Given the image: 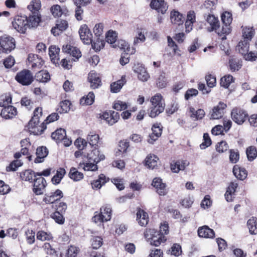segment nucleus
Segmentation results:
<instances>
[{
    "label": "nucleus",
    "instance_id": "1",
    "mask_svg": "<svg viewBox=\"0 0 257 257\" xmlns=\"http://www.w3.org/2000/svg\"><path fill=\"white\" fill-rule=\"evenodd\" d=\"M150 101L152 106L150 107L149 116L154 118L164 111L165 104L163 99L162 96L159 93H157L152 96Z\"/></svg>",
    "mask_w": 257,
    "mask_h": 257
},
{
    "label": "nucleus",
    "instance_id": "2",
    "mask_svg": "<svg viewBox=\"0 0 257 257\" xmlns=\"http://www.w3.org/2000/svg\"><path fill=\"white\" fill-rule=\"evenodd\" d=\"M25 177H36V176H48L50 175H53V177H63L66 174V171L64 168H60L57 170L53 169H47L42 172L35 173L32 170H26L23 173Z\"/></svg>",
    "mask_w": 257,
    "mask_h": 257
},
{
    "label": "nucleus",
    "instance_id": "3",
    "mask_svg": "<svg viewBox=\"0 0 257 257\" xmlns=\"http://www.w3.org/2000/svg\"><path fill=\"white\" fill-rule=\"evenodd\" d=\"M112 214L111 208L108 206H102L100 209V212H95L92 218V221L99 225H102L104 221L110 220Z\"/></svg>",
    "mask_w": 257,
    "mask_h": 257
},
{
    "label": "nucleus",
    "instance_id": "4",
    "mask_svg": "<svg viewBox=\"0 0 257 257\" xmlns=\"http://www.w3.org/2000/svg\"><path fill=\"white\" fill-rule=\"evenodd\" d=\"M221 18L223 23L222 28H220L218 26L216 30H214L215 32L220 36L223 35H228L230 33L231 28L230 25L232 21L231 14L227 12L223 13Z\"/></svg>",
    "mask_w": 257,
    "mask_h": 257
},
{
    "label": "nucleus",
    "instance_id": "5",
    "mask_svg": "<svg viewBox=\"0 0 257 257\" xmlns=\"http://www.w3.org/2000/svg\"><path fill=\"white\" fill-rule=\"evenodd\" d=\"M16 47L14 38L6 35L0 37V51L3 53H10Z\"/></svg>",
    "mask_w": 257,
    "mask_h": 257
},
{
    "label": "nucleus",
    "instance_id": "6",
    "mask_svg": "<svg viewBox=\"0 0 257 257\" xmlns=\"http://www.w3.org/2000/svg\"><path fill=\"white\" fill-rule=\"evenodd\" d=\"M146 238L150 239L151 244L156 246L160 245L161 243L166 240V237L161 234L154 229H150L145 233Z\"/></svg>",
    "mask_w": 257,
    "mask_h": 257
},
{
    "label": "nucleus",
    "instance_id": "7",
    "mask_svg": "<svg viewBox=\"0 0 257 257\" xmlns=\"http://www.w3.org/2000/svg\"><path fill=\"white\" fill-rule=\"evenodd\" d=\"M16 80L23 85H29L33 81L32 73L29 70L24 69L17 73Z\"/></svg>",
    "mask_w": 257,
    "mask_h": 257
},
{
    "label": "nucleus",
    "instance_id": "8",
    "mask_svg": "<svg viewBox=\"0 0 257 257\" xmlns=\"http://www.w3.org/2000/svg\"><path fill=\"white\" fill-rule=\"evenodd\" d=\"M27 17L25 16H16L12 22L15 29L21 33H25L28 28Z\"/></svg>",
    "mask_w": 257,
    "mask_h": 257
},
{
    "label": "nucleus",
    "instance_id": "9",
    "mask_svg": "<svg viewBox=\"0 0 257 257\" xmlns=\"http://www.w3.org/2000/svg\"><path fill=\"white\" fill-rule=\"evenodd\" d=\"M248 114L245 111L240 108H234L231 111L233 120L238 124H242L247 119Z\"/></svg>",
    "mask_w": 257,
    "mask_h": 257
},
{
    "label": "nucleus",
    "instance_id": "10",
    "mask_svg": "<svg viewBox=\"0 0 257 257\" xmlns=\"http://www.w3.org/2000/svg\"><path fill=\"white\" fill-rule=\"evenodd\" d=\"M79 34L81 40L84 44H90L92 42V34L86 24L81 26Z\"/></svg>",
    "mask_w": 257,
    "mask_h": 257
},
{
    "label": "nucleus",
    "instance_id": "11",
    "mask_svg": "<svg viewBox=\"0 0 257 257\" xmlns=\"http://www.w3.org/2000/svg\"><path fill=\"white\" fill-rule=\"evenodd\" d=\"M40 120L37 122H33L30 126V121L29 122L28 125V129L31 134H33L35 135H40L42 134L44 131L46 129V126L44 122L39 125Z\"/></svg>",
    "mask_w": 257,
    "mask_h": 257
},
{
    "label": "nucleus",
    "instance_id": "12",
    "mask_svg": "<svg viewBox=\"0 0 257 257\" xmlns=\"http://www.w3.org/2000/svg\"><path fill=\"white\" fill-rule=\"evenodd\" d=\"M152 133L149 135L148 142L153 144L161 136L162 133V126L160 123H156L152 127Z\"/></svg>",
    "mask_w": 257,
    "mask_h": 257
},
{
    "label": "nucleus",
    "instance_id": "13",
    "mask_svg": "<svg viewBox=\"0 0 257 257\" xmlns=\"http://www.w3.org/2000/svg\"><path fill=\"white\" fill-rule=\"evenodd\" d=\"M46 186L44 178H36L34 180L33 191L37 195L43 194Z\"/></svg>",
    "mask_w": 257,
    "mask_h": 257
},
{
    "label": "nucleus",
    "instance_id": "14",
    "mask_svg": "<svg viewBox=\"0 0 257 257\" xmlns=\"http://www.w3.org/2000/svg\"><path fill=\"white\" fill-rule=\"evenodd\" d=\"M237 186V183L234 182H231L227 187L224 197L227 202H231L233 200V199L235 198V193Z\"/></svg>",
    "mask_w": 257,
    "mask_h": 257
},
{
    "label": "nucleus",
    "instance_id": "15",
    "mask_svg": "<svg viewBox=\"0 0 257 257\" xmlns=\"http://www.w3.org/2000/svg\"><path fill=\"white\" fill-rule=\"evenodd\" d=\"M226 107V104L220 102L217 105L213 108L211 113V118L212 119H219L221 118L224 113Z\"/></svg>",
    "mask_w": 257,
    "mask_h": 257
},
{
    "label": "nucleus",
    "instance_id": "16",
    "mask_svg": "<svg viewBox=\"0 0 257 257\" xmlns=\"http://www.w3.org/2000/svg\"><path fill=\"white\" fill-rule=\"evenodd\" d=\"M150 7L162 14H164L168 9L167 5L164 0H152Z\"/></svg>",
    "mask_w": 257,
    "mask_h": 257
},
{
    "label": "nucleus",
    "instance_id": "17",
    "mask_svg": "<svg viewBox=\"0 0 257 257\" xmlns=\"http://www.w3.org/2000/svg\"><path fill=\"white\" fill-rule=\"evenodd\" d=\"M63 197L62 191L59 189L56 190L54 192L47 195L43 201L46 203H53L55 201L60 200Z\"/></svg>",
    "mask_w": 257,
    "mask_h": 257
},
{
    "label": "nucleus",
    "instance_id": "18",
    "mask_svg": "<svg viewBox=\"0 0 257 257\" xmlns=\"http://www.w3.org/2000/svg\"><path fill=\"white\" fill-rule=\"evenodd\" d=\"M152 185L156 189L160 195L163 196L167 193L166 184L162 182L161 178H154Z\"/></svg>",
    "mask_w": 257,
    "mask_h": 257
},
{
    "label": "nucleus",
    "instance_id": "19",
    "mask_svg": "<svg viewBox=\"0 0 257 257\" xmlns=\"http://www.w3.org/2000/svg\"><path fill=\"white\" fill-rule=\"evenodd\" d=\"M29 65L33 69L40 68L43 64V61L41 58L36 54H30L28 56Z\"/></svg>",
    "mask_w": 257,
    "mask_h": 257
},
{
    "label": "nucleus",
    "instance_id": "20",
    "mask_svg": "<svg viewBox=\"0 0 257 257\" xmlns=\"http://www.w3.org/2000/svg\"><path fill=\"white\" fill-rule=\"evenodd\" d=\"M87 158L90 162H92L97 164L104 159V155L101 154L99 150L95 147V149L87 155Z\"/></svg>",
    "mask_w": 257,
    "mask_h": 257
},
{
    "label": "nucleus",
    "instance_id": "21",
    "mask_svg": "<svg viewBox=\"0 0 257 257\" xmlns=\"http://www.w3.org/2000/svg\"><path fill=\"white\" fill-rule=\"evenodd\" d=\"M17 111L16 107L12 105H8L3 108L1 111V115L4 118L11 119L17 115Z\"/></svg>",
    "mask_w": 257,
    "mask_h": 257
},
{
    "label": "nucleus",
    "instance_id": "22",
    "mask_svg": "<svg viewBox=\"0 0 257 257\" xmlns=\"http://www.w3.org/2000/svg\"><path fill=\"white\" fill-rule=\"evenodd\" d=\"M134 70L138 74V78L142 81H147L150 77L149 74L142 65H135Z\"/></svg>",
    "mask_w": 257,
    "mask_h": 257
},
{
    "label": "nucleus",
    "instance_id": "23",
    "mask_svg": "<svg viewBox=\"0 0 257 257\" xmlns=\"http://www.w3.org/2000/svg\"><path fill=\"white\" fill-rule=\"evenodd\" d=\"M198 234L200 237L208 238H213L215 233L213 229L206 225L200 227L198 229Z\"/></svg>",
    "mask_w": 257,
    "mask_h": 257
},
{
    "label": "nucleus",
    "instance_id": "24",
    "mask_svg": "<svg viewBox=\"0 0 257 257\" xmlns=\"http://www.w3.org/2000/svg\"><path fill=\"white\" fill-rule=\"evenodd\" d=\"M188 112L189 116L194 120L202 119L205 114L203 109H198V110H195L192 106L189 107Z\"/></svg>",
    "mask_w": 257,
    "mask_h": 257
},
{
    "label": "nucleus",
    "instance_id": "25",
    "mask_svg": "<svg viewBox=\"0 0 257 257\" xmlns=\"http://www.w3.org/2000/svg\"><path fill=\"white\" fill-rule=\"evenodd\" d=\"M88 79L90 83V86L92 88H97L100 85L101 80L95 71H91L89 73Z\"/></svg>",
    "mask_w": 257,
    "mask_h": 257
},
{
    "label": "nucleus",
    "instance_id": "26",
    "mask_svg": "<svg viewBox=\"0 0 257 257\" xmlns=\"http://www.w3.org/2000/svg\"><path fill=\"white\" fill-rule=\"evenodd\" d=\"M189 164L187 161L178 160L172 163L170 165L171 171L174 173H178L180 171L184 170Z\"/></svg>",
    "mask_w": 257,
    "mask_h": 257
},
{
    "label": "nucleus",
    "instance_id": "27",
    "mask_svg": "<svg viewBox=\"0 0 257 257\" xmlns=\"http://www.w3.org/2000/svg\"><path fill=\"white\" fill-rule=\"evenodd\" d=\"M41 21V15L32 14L27 17V22L29 28L37 27Z\"/></svg>",
    "mask_w": 257,
    "mask_h": 257
},
{
    "label": "nucleus",
    "instance_id": "28",
    "mask_svg": "<svg viewBox=\"0 0 257 257\" xmlns=\"http://www.w3.org/2000/svg\"><path fill=\"white\" fill-rule=\"evenodd\" d=\"M206 21L210 26V27L208 29L209 32L216 30L218 26H219V23L217 18H216L213 15L209 14L207 15L206 18Z\"/></svg>",
    "mask_w": 257,
    "mask_h": 257
},
{
    "label": "nucleus",
    "instance_id": "29",
    "mask_svg": "<svg viewBox=\"0 0 257 257\" xmlns=\"http://www.w3.org/2000/svg\"><path fill=\"white\" fill-rule=\"evenodd\" d=\"M159 158L154 155L150 154L146 158L145 166L148 168L153 169L157 167Z\"/></svg>",
    "mask_w": 257,
    "mask_h": 257
},
{
    "label": "nucleus",
    "instance_id": "30",
    "mask_svg": "<svg viewBox=\"0 0 257 257\" xmlns=\"http://www.w3.org/2000/svg\"><path fill=\"white\" fill-rule=\"evenodd\" d=\"M37 158L35 160L36 163H41L43 161V159L48 154V149L45 147H40L36 150Z\"/></svg>",
    "mask_w": 257,
    "mask_h": 257
},
{
    "label": "nucleus",
    "instance_id": "31",
    "mask_svg": "<svg viewBox=\"0 0 257 257\" xmlns=\"http://www.w3.org/2000/svg\"><path fill=\"white\" fill-rule=\"evenodd\" d=\"M137 220L141 226L146 225L149 221L148 214L143 210H138L137 213Z\"/></svg>",
    "mask_w": 257,
    "mask_h": 257
},
{
    "label": "nucleus",
    "instance_id": "32",
    "mask_svg": "<svg viewBox=\"0 0 257 257\" xmlns=\"http://www.w3.org/2000/svg\"><path fill=\"white\" fill-rule=\"evenodd\" d=\"M125 83V76H122L120 80H118L116 82H114L111 84V92L113 93L118 92Z\"/></svg>",
    "mask_w": 257,
    "mask_h": 257
},
{
    "label": "nucleus",
    "instance_id": "33",
    "mask_svg": "<svg viewBox=\"0 0 257 257\" xmlns=\"http://www.w3.org/2000/svg\"><path fill=\"white\" fill-rule=\"evenodd\" d=\"M60 49L56 46H51L49 48V53L51 61L55 64H58L59 60V53Z\"/></svg>",
    "mask_w": 257,
    "mask_h": 257
},
{
    "label": "nucleus",
    "instance_id": "34",
    "mask_svg": "<svg viewBox=\"0 0 257 257\" xmlns=\"http://www.w3.org/2000/svg\"><path fill=\"white\" fill-rule=\"evenodd\" d=\"M35 78L37 81L46 83L50 80V76L47 71L41 70L35 74Z\"/></svg>",
    "mask_w": 257,
    "mask_h": 257
},
{
    "label": "nucleus",
    "instance_id": "35",
    "mask_svg": "<svg viewBox=\"0 0 257 257\" xmlns=\"http://www.w3.org/2000/svg\"><path fill=\"white\" fill-rule=\"evenodd\" d=\"M27 8L32 14H40L39 10L41 8V1L32 0Z\"/></svg>",
    "mask_w": 257,
    "mask_h": 257
},
{
    "label": "nucleus",
    "instance_id": "36",
    "mask_svg": "<svg viewBox=\"0 0 257 257\" xmlns=\"http://www.w3.org/2000/svg\"><path fill=\"white\" fill-rule=\"evenodd\" d=\"M145 30L143 29H138L137 30L136 36L134 38V45H137L138 44L142 43L145 41Z\"/></svg>",
    "mask_w": 257,
    "mask_h": 257
},
{
    "label": "nucleus",
    "instance_id": "37",
    "mask_svg": "<svg viewBox=\"0 0 257 257\" xmlns=\"http://www.w3.org/2000/svg\"><path fill=\"white\" fill-rule=\"evenodd\" d=\"M249 42L247 40H244L238 43L236 47V50L238 51L243 56H244L249 50Z\"/></svg>",
    "mask_w": 257,
    "mask_h": 257
},
{
    "label": "nucleus",
    "instance_id": "38",
    "mask_svg": "<svg viewBox=\"0 0 257 257\" xmlns=\"http://www.w3.org/2000/svg\"><path fill=\"white\" fill-rule=\"evenodd\" d=\"M109 180V178H98L91 182L92 188L93 189H99Z\"/></svg>",
    "mask_w": 257,
    "mask_h": 257
},
{
    "label": "nucleus",
    "instance_id": "39",
    "mask_svg": "<svg viewBox=\"0 0 257 257\" xmlns=\"http://www.w3.org/2000/svg\"><path fill=\"white\" fill-rule=\"evenodd\" d=\"M247 225L250 234H257V222L255 217H252L248 219L247 222Z\"/></svg>",
    "mask_w": 257,
    "mask_h": 257
},
{
    "label": "nucleus",
    "instance_id": "40",
    "mask_svg": "<svg viewBox=\"0 0 257 257\" xmlns=\"http://www.w3.org/2000/svg\"><path fill=\"white\" fill-rule=\"evenodd\" d=\"M90 44L96 51H100L104 47L105 42L103 41V37H97V39L94 40L92 39V42Z\"/></svg>",
    "mask_w": 257,
    "mask_h": 257
},
{
    "label": "nucleus",
    "instance_id": "41",
    "mask_svg": "<svg viewBox=\"0 0 257 257\" xmlns=\"http://www.w3.org/2000/svg\"><path fill=\"white\" fill-rule=\"evenodd\" d=\"M66 136V132L64 129H57L55 132L51 134V137L56 141H61Z\"/></svg>",
    "mask_w": 257,
    "mask_h": 257
},
{
    "label": "nucleus",
    "instance_id": "42",
    "mask_svg": "<svg viewBox=\"0 0 257 257\" xmlns=\"http://www.w3.org/2000/svg\"><path fill=\"white\" fill-rule=\"evenodd\" d=\"M95 98V95L93 92H90L85 97H83L80 100V103L81 105H91Z\"/></svg>",
    "mask_w": 257,
    "mask_h": 257
},
{
    "label": "nucleus",
    "instance_id": "43",
    "mask_svg": "<svg viewBox=\"0 0 257 257\" xmlns=\"http://www.w3.org/2000/svg\"><path fill=\"white\" fill-rule=\"evenodd\" d=\"M37 238L42 241H49L52 239L53 236L50 232H45L43 230L38 231L37 233Z\"/></svg>",
    "mask_w": 257,
    "mask_h": 257
},
{
    "label": "nucleus",
    "instance_id": "44",
    "mask_svg": "<svg viewBox=\"0 0 257 257\" xmlns=\"http://www.w3.org/2000/svg\"><path fill=\"white\" fill-rule=\"evenodd\" d=\"M170 18L172 23L178 24V25L182 24L183 22L182 20V15L177 11L171 12Z\"/></svg>",
    "mask_w": 257,
    "mask_h": 257
},
{
    "label": "nucleus",
    "instance_id": "45",
    "mask_svg": "<svg viewBox=\"0 0 257 257\" xmlns=\"http://www.w3.org/2000/svg\"><path fill=\"white\" fill-rule=\"evenodd\" d=\"M233 173L235 177H246L247 172L244 168L235 165L233 168Z\"/></svg>",
    "mask_w": 257,
    "mask_h": 257
},
{
    "label": "nucleus",
    "instance_id": "46",
    "mask_svg": "<svg viewBox=\"0 0 257 257\" xmlns=\"http://www.w3.org/2000/svg\"><path fill=\"white\" fill-rule=\"evenodd\" d=\"M234 81L233 77L231 75H226L220 79V85L225 88H228Z\"/></svg>",
    "mask_w": 257,
    "mask_h": 257
},
{
    "label": "nucleus",
    "instance_id": "47",
    "mask_svg": "<svg viewBox=\"0 0 257 257\" xmlns=\"http://www.w3.org/2000/svg\"><path fill=\"white\" fill-rule=\"evenodd\" d=\"M12 102V97L10 94H5L0 96V106L5 108Z\"/></svg>",
    "mask_w": 257,
    "mask_h": 257
},
{
    "label": "nucleus",
    "instance_id": "48",
    "mask_svg": "<svg viewBox=\"0 0 257 257\" xmlns=\"http://www.w3.org/2000/svg\"><path fill=\"white\" fill-rule=\"evenodd\" d=\"M246 154L249 161H253L257 157V150L255 147L250 146L246 149Z\"/></svg>",
    "mask_w": 257,
    "mask_h": 257
},
{
    "label": "nucleus",
    "instance_id": "49",
    "mask_svg": "<svg viewBox=\"0 0 257 257\" xmlns=\"http://www.w3.org/2000/svg\"><path fill=\"white\" fill-rule=\"evenodd\" d=\"M99 137L97 134L90 133L87 137V141L92 146H97L99 142Z\"/></svg>",
    "mask_w": 257,
    "mask_h": 257
},
{
    "label": "nucleus",
    "instance_id": "50",
    "mask_svg": "<svg viewBox=\"0 0 257 257\" xmlns=\"http://www.w3.org/2000/svg\"><path fill=\"white\" fill-rule=\"evenodd\" d=\"M254 30L252 28L245 27L242 29V35L244 38L251 40L254 35Z\"/></svg>",
    "mask_w": 257,
    "mask_h": 257
},
{
    "label": "nucleus",
    "instance_id": "51",
    "mask_svg": "<svg viewBox=\"0 0 257 257\" xmlns=\"http://www.w3.org/2000/svg\"><path fill=\"white\" fill-rule=\"evenodd\" d=\"M51 12L55 17H59L64 13L63 9L58 5L53 6L51 8Z\"/></svg>",
    "mask_w": 257,
    "mask_h": 257
},
{
    "label": "nucleus",
    "instance_id": "52",
    "mask_svg": "<svg viewBox=\"0 0 257 257\" xmlns=\"http://www.w3.org/2000/svg\"><path fill=\"white\" fill-rule=\"evenodd\" d=\"M229 161L232 163H236L239 159V154L237 150L231 149L229 151Z\"/></svg>",
    "mask_w": 257,
    "mask_h": 257
},
{
    "label": "nucleus",
    "instance_id": "53",
    "mask_svg": "<svg viewBox=\"0 0 257 257\" xmlns=\"http://www.w3.org/2000/svg\"><path fill=\"white\" fill-rule=\"evenodd\" d=\"M106 41L111 44H114L116 41L117 34L115 32L109 31L106 35Z\"/></svg>",
    "mask_w": 257,
    "mask_h": 257
},
{
    "label": "nucleus",
    "instance_id": "54",
    "mask_svg": "<svg viewBox=\"0 0 257 257\" xmlns=\"http://www.w3.org/2000/svg\"><path fill=\"white\" fill-rule=\"evenodd\" d=\"M59 211H55L51 215V217L58 224H62L64 223L65 219Z\"/></svg>",
    "mask_w": 257,
    "mask_h": 257
},
{
    "label": "nucleus",
    "instance_id": "55",
    "mask_svg": "<svg viewBox=\"0 0 257 257\" xmlns=\"http://www.w3.org/2000/svg\"><path fill=\"white\" fill-rule=\"evenodd\" d=\"M23 164V163L21 160H16L13 161L9 166L7 167L6 170L7 171H15L16 169L21 166Z\"/></svg>",
    "mask_w": 257,
    "mask_h": 257
},
{
    "label": "nucleus",
    "instance_id": "56",
    "mask_svg": "<svg viewBox=\"0 0 257 257\" xmlns=\"http://www.w3.org/2000/svg\"><path fill=\"white\" fill-rule=\"evenodd\" d=\"M169 251L170 252L171 255L178 256L182 253L181 247L177 243L174 244Z\"/></svg>",
    "mask_w": 257,
    "mask_h": 257
},
{
    "label": "nucleus",
    "instance_id": "57",
    "mask_svg": "<svg viewBox=\"0 0 257 257\" xmlns=\"http://www.w3.org/2000/svg\"><path fill=\"white\" fill-rule=\"evenodd\" d=\"M42 115V108L41 107H37L36 108L34 111V115L32 117V119L30 120V126L33 122L35 121V122L40 120V117Z\"/></svg>",
    "mask_w": 257,
    "mask_h": 257
},
{
    "label": "nucleus",
    "instance_id": "58",
    "mask_svg": "<svg viewBox=\"0 0 257 257\" xmlns=\"http://www.w3.org/2000/svg\"><path fill=\"white\" fill-rule=\"evenodd\" d=\"M167 79L165 74H161L157 80L156 84L158 87L160 88H164L167 85Z\"/></svg>",
    "mask_w": 257,
    "mask_h": 257
},
{
    "label": "nucleus",
    "instance_id": "59",
    "mask_svg": "<svg viewBox=\"0 0 257 257\" xmlns=\"http://www.w3.org/2000/svg\"><path fill=\"white\" fill-rule=\"evenodd\" d=\"M91 245L94 249H98L102 245V238L100 236H95L91 239Z\"/></svg>",
    "mask_w": 257,
    "mask_h": 257
},
{
    "label": "nucleus",
    "instance_id": "60",
    "mask_svg": "<svg viewBox=\"0 0 257 257\" xmlns=\"http://www.w3.org/2000/svg\"><path fill=\"white\" fill-rule=\"evenodd\" d=\"M43 248L45 251V252L49 255L52 256H55L56 251L55 249L53 248L51 245L48 242H46L43 245Z\"/></svg>",
    "mask_w": 257,
    "mask_h": 257
},
{
    "label": "nucleus",
    "instance_id": "61",
    "mask_svg": "<svg viewBox=\"0 0 257 257\" xmlns=\"http://www.w3.org/2000/svg\"><path fill=\"white\" fill-rule=\"evenodd\" d=\"M205 79L208 86L210 88L214 87L216 84V77L211 75L208 74L206 76Z\"/></svg>",
    "mask_w": 257,
    "mask_h": 257
},
{
    "label": "nucleus",
    "instance_id": "62",
    "mask_svg": "<svg viewBox=\"0 0 257 257\" xmlns=\"http://www.w3.org/2000/svg\"><path fill=\"white\" fill-rule=\"evenodd\" d=\"M111 182L115 185L119 190H122L124 188L123 179L121 178H113Z\"/></svg>",
    "mask_w": 257,
    "mask_h": 257
},
{
    "label": "nucleus",
    "instance_id": "63",
    "mask_svg": "<svg viewBox=\"0 0 257 257\" xmlns=\"http://www.w3.org/2000/svg\"><path fill=\"white\" fill-rule=\"evenodd\" d=\"M113 107L116 110L121 111L126 109L127 107V105L125 102L120 100H117L115 102Z\"/></svg>",
    "mask_w": 257,
    "mask_h": 257
},
{
    "label": "nucleus",
    "instance_id": "64",
    "mask_svg": "<svg viewBox=\"0 0 257 257\" xmlns=\"http://www.w3.org/2000/svg\"><path fill=\"white\" fill-rule=\"evenodd\" d=\"M228 149V146L226 142L221 141L216 145V149L219 153H223Z\"/></svg>",
    "mask_w": 257,
    "mask_h": 257
}]
</instances>
